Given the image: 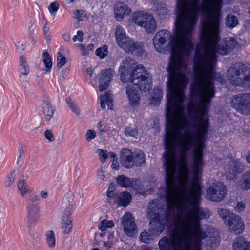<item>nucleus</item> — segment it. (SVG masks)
I'll return each instance as SVG.
<instances>
[{"mask_svg":"<svg viewBox=\"0 0 250 250\" xmlns=\"http://www.w3.org/2000/svg\"><path fill=\"white\" fill-rule=\"evenodd\" d=\"M42 61L45 67V72H50L52 67V58L47 50H44L42 55Z\"/></svg>","mask_w":250,"mask_h":250,"instance_id":"nucleus-28","label":"nucleus"},{"mask_svg":"<svg viewBox=\"0 0 250 250\" xmlns=\"http://www.w3.org/2000/svg\"><path fill=\"white\" fill-rule=\"evenodd\" d=\"M101 73L102 76L100 80L99 90L102 92L109 86V83L113 77V70L109 68L102 70Z\"/></svg>","mask_w":250,"mask_h":250,"instance_id":"nucleus-17","label":"nucleus"},{"mask_svg":"<svg viewBox=\"0 0 250 250\" xmlns=\"http://www.w3.org/2000/svg\"><path fill=\"white\" fill-rule=\"evenodd\" d=\"M114 189H115L114 186L112 184H111L108 188L107 192H114Z\"/></svg>","mask_w":250,"mask_h":250,"instance_id":"nucleus-63","label":"nucleus"},{"mask_svg":"<svg viewBox=\"0 0 250 250\" xmlns=\"http://www.w3.org/2000/svg\"><path fill=\"white\" fill-rule=\"evenodd\" d=\"M151 16V14L147 12L143 11L136 12L134 13L133 21L135 24L142 27Z\"/></svg>","mask_w":250,"mask_h":250,"instance_id":"nucleus-18","label":"nucleus"},{"mask_svg":"<svg viewBox=\"0 0 250 250\" xmlns=\"http://www.w3.org/2000/svg\"><path fill=\"white\" fill-rule=\"evenodd\" d=\"M18 189L22 197L31 193L29 186L23 180H21L19 181L17 185Z\"/></svg>","mask_w":250,"mask_h":250,"instance_id":"nucleus-27","label":"nucleus"},{"mask_svg":"<svg viewBox=\"0 0 250 250\" xmlns=\"http://www.w3.org/2000/svg\"><path fill=\"white\" fill-rule=\"evenodd\" d=\"M117 180L118 184L124 188H129L131 185V180L124 175L118 176Z\"/></svg>","mask_w":250,"mask_h":250,"instance_id":"nucleus-34","label":"nucleus"},{"mask_svg":"<svg viewBox=\"0 0 250 250\" xmlns=\"http://www.w3.org/2000/svg\"><path fill=\"white\" fill-rule=\"evenodd\" d=\"M114 226L113 221H108L105 219L102 221L99 224V229L102 231H105L107 228H110Z\"/></svg>","mask_w":250,"mask_h":250,"instance_id":"nucleus-38","label":"nucleus"},{"mask_svg":"<svg viewBox=\"0 0 250 250\" xmlns=\"http://www.w3.org/2000/svg\"><path fill=\"white\" fill-rule=\"evenodd\" d=\"M87 51L89 53L90 51H92L94 49V45L92 44H89L86 46Z\"/></svg>","mask_w":250,"mask_h":250,"instance_id":"nucleus-61","label":"nucleus"},{"mask_svg":"<svg viewBox=\"0 0 250 250\" xmlns=\"http://www.w3.org/2000/svg\"><path fill=\"white\" fill-rule=\"evenodd\" d=\"M57 68L60 69L65 65L66 62V57L61 52L57 53Z\"/></svg>","mask_w":250,"mask_h":250,"instance_id":"nucleus-40","label":"nucleus"},{"mask_svg":"<svg viewBox=\"0 0 250 250\" xmlns=\"http://www.w3.org/2000/svg\"><path fill=\"white\" fill-rule=\"evenodd\" d=\"M228 230L235 235L242 234L245 229V225L241 218L235 213H232L229 219L225 223Z\"/></svg>","mask_w":250,"mask_h":250,"instance_id":"nucleus-10","label":"nucleus"},{"mask_svg":"<svg viewBox=\"0 0 250 250\" xmlns=\"http://www.w3.org/2000/svg\"><path fill=\"white\" fill-rule=\"evenodd\" d=\"M226 193L225 185L221 182H215L207 189L206 197L211 201L219 202L224 198Z\"/></svg>","mask_w":250,"mask_h":250,"instance_id":"nucleus-9","label":"nucleus"},{"mask_svg":"<svg viewBox=\"0 0 250 250\" xmlns=\"http://www.w3.org/2000/svg\"><path fill=\"white\" fill-rule=\"evenodd\" d=\"M39 200V197L37 195H34L31 198V201L33 202H36Z\"/></svg>","mask_w":250,"mask_h":250,"instance_id":"nucleus-64","label":"nucleus"},{"mask_svg":"<svg viewBox=\"0 0 250 250\" xmlns=\"http://www.w3.org/2000/svg\"><path fill=\"white\" fill-rule=\"evenodd\" d=\"M42 109L46 121L49 122L55 111L54 106L49 102L45 100L43 102Z\"/></svg>","mask_w":250,"mask_h":250,"instance_id":"nucleus-21","label":"nucleus"},{"mask_svg":"<svg viewBox=\"0 0 250 250\" xmlns=\"http://www.w3.org/2000/svg\"><path fill=\"white\" fill-rule=\"evenodd\" d=\"M47 243L49 247L53 248L55 246L56 237L54 232L52 230L48 231L45 234Z\"/></svg>","mask_w":250,"mask_h":250,"instance_id":"nucleus-35","label":"nucleus"},{"mask_svg":"<svg viewBox=\"0 0 250 250\" xmlns=\"http://www.w3.org/2000/svg\"><path fill=\"white\" fill-rule=\"evenodd\" d=\"M125 134V136L135 137L137 135V131L134 129L126 128Z\"/></svg>","mask_w":250,"mask_h":250,"instance_id":"nucleus-50","label":"nucleus"},{"mask_svg":"<svg viewBox=\"0 0 250 250\" xmlns=\"http://www.w3.org/2000/svg\"><path fill=\"white\" fill-rule=\"evenodd\" d=\"M132 199L131 194L128 192H123L116 195L117 204L119 206L126 207L129 204Z\"/></svg>","mask_w":250,"mask_h":250,"instance_id":"nucleus-20","label":"nucleus"},{"mask_svg":"<svg viewBox=\"0 0 250 250\" xmlns=\"http://www.w3.org/2000/svg\"><path fill=\"white\" fill-rule=\"evenodd\" d=\"M45 138L50 141H53L54 140V137L50 130H47L45 132Z\"/></svg>","mask_w":250,"mask_h":250,"instance_id":"nucleus-54","label":"nucleus"},{"mask_svg":"<svg viewBox=\"0 0 250 250\" xmlns=\"http://www.w3.org/2000/svg\"><path fill=\"white\" fill-rule=\"evenodd\" d=\"M66 102L72 111L75 113L77 116H80L81 114L80 110L72 101V99L70 97H67L66 99Z\"/></svg>","mask_w":250,"mask_h":250,"instance_id":"nucleus-36","label":"nucleus"},{"mask_svg":"<svg viewBox=\"0 0 250 250\" xmlns=\"http://www.w3.org/2000/svg\"><path fill=\"white\" fill-rule=\"evenodd\" d=\"M59 9V4L57 2H53L51 3L48 6V10L52 16H55L56 12Z\"/></svg>","mask_w":250,"mask_h":250,"instance_id":"nucleus-43","label":"nucleus"},{"mask_svg":"<svg viewBox=\"0 0 250 250\" xmlns=\"http://www.w3.org/2000/svg\"><path fill=\"white\" fill-rule=\"evenodd\" d=\"M227 76L234 86L250 87V68L241 62L233 64L227 71Z\"/></svg>","mask_w":250,"mask_h":250,"instance_id":"nucleus-7","label":"nucleus"},{"mask_svg":"<svg viewBox=\"0 0 250 250\" xmlns=\"http://www.w3.org/2000/svg\"><path fill=\"white\" fill-rule=\"evenodd\" d=\"M166 149V200L174 229L158 246L160 250H188V149Z\"/></svg>","mask_w":250,"mask_h":250,"instance_id":"nucleus-3","label":"nucleus"},{"mask_svg":"<svg viewBox=\"0 0 250 250\" xmlns=\"http://www.w3.org/2000/svg\"><path fill=\"white\" fill-rule=\"evenodd\" d=\"M224 167L225 172L227 178L232 179L237 174L241 173L244 170L243 164L238 160H233L229 158Z\"/></svg>","mask_w":250,"mask_h":250,"instance_id":"nucleus-12","label":"nucleus"},{"mask_svg":"<svg viewBox=\"0 0 250 250\" xmlns=\"http://www.w3.org/2000/svg\"><path fill=\"white\" fill-rule=\"evenodd\" d=\"M136 65V61L130 58L123 60L119 70L120 80L123 83L129 81L141 90L148 91L151 88L150 76L143 65Z\"/></svg>","mask_w":250,"mask_h":250,"instance_id":"nucleus-4","label":"nucleus"},{"mask_svg":"<svg viewBox=\"0 0 250 250\" xmlns=\"http://www.w3.org/2000/svg\"><path fill=\"white\" fill-rule=\"evenodd\" d=\"M100 101L101 107L102 108H105L106 104L109 109H111L113 106L112 96L111 93L108 92L105 93L104 95L100 96Z\"/></svg>","mask_w":250,"mask_h":250,"instance_id":"nucleus-24","label":"nucleus"},{"mask_svg":"<svg viewBox=\"0 0 250 250\" xmlns=\"http://www.w3.org/2000/svg\"><path fill=\"white\" fill-rule=\"evenodd\" d=\"M231 105L239 113L250 115V92L233 96L231 98Z\"/></svg>","mask_w":250,"mask_h":250,"instance_id":"nucleus-8","label":"nucleus"},{"mask_svg":"<svg viewBox=\"0 0 250 250\" xmlns=\"http://www.w3.org/2000/svg\"><path fill=\"white\" fill-rule=\"evenodd\" d=\"M14 174L12 173L10 176L8 177V186H10L12 185L15 180V176L13 175Z\"/></svg>","mask_w":250,"mask_h":250,"instance_id":"nucleus-59","label":"nucleus"},{"mask_svg":"<svg viewBox=\"0 0 250 250\" xmlns=\"http://www.w3.org/2000/svg\"><path fill=\"white\" fill-rule=\"evenodd\" d=\"M120 161L121 165L125 168H131L133 167V155L131 150L124 148L121 151Z\"/></svg>","mask_w":250,"mask_h":250,"instance_id":"nucleus-15","label":"nucleus"},{"mask_svg":"<svg viewBox=\"0 0 250 250\" xmlns=\"http://www.w3.org/2000/svg\"><path fill=\"white\" fill-rule=\"evenodd\" d=\"M245 207V204L242 202H238L236 206L235 207V210L239 213L242 211Z\"/></svg>","mask_w":250,"mask_h":250,"instance_id":"nucleus-51","label":"nucleus"},{"mask_svg":"<svg viewBox=\"0 0 250 250\" xmlns=\"http://www.w3.org/2000/svg\"><path fill=\"white\" fill-rule=\"evenodd\" d=\"M96 133L94 130H88L85 134V137L88 141L94 139L96 137Z\"/></svg>","mask_w":250,"mask_h":250,"instance_id":"nucleus-46","label":"nucleus"},{"mask_svg":"<svg viewBox=\"0 0 250 250\" xmlns=\"http://www.w3.org/2000/svg\"><path fill=\"white\" fill-rule=\"evenodd\" d=\"M78 47L81 50L82 55L86 56L89 54V52L87 51L86 47L84 44H78Z\"/></svg>","mask_w":250,"mask_h":250,"instance_id":"nucleus-53","label":"nucleus"},{"mask_svg":"<svg viewBox=\"0 0 250 250\" xmlns=\"http://www.w3.org/2000/svg\"><path fill=\"white\" fill-rule=\"evenodd\" d=\"M225 21L226 26L230 29L233 28L239 23L237 17L231 14H229L227 16Z\"/></svg>","mask_w":250,"mask_h":250,"instance_id":"nucleus-29","label":"nucleus"},{"mask_svg":"<svg viewBox=\"0 0 250 250\" xmlns=\"http://www.w3.org/2000/svg\"><path fill=\"white\" fill-rule=\"evenodd\" d=\"M218 213L220 217L224 220L225 223L229 219V216L232 213L229 210L222 208H218Z\"/></svg>","mask_w":250,"mask_h":250,"instance_id":"nucleus-39","label":"nucleus"},{"mask_svg":"<svg viewBox=\"0 0 250 250\" xmlns=\"http://www.w3.org/2000/svg\"><path fill=\"white\" fill-rule=\"evenodd\" d=\"M199 0H188V49L192 45L189 37L197 23L199 13L205 14V17H208L220 12L222 7L223 0H203L201 5Z\"/></svg>","mask_w":250,"mask_h":250,"instance_id":"nucleus-6","label":"nucleus"},{"mask_svg":"<svg viewBox=\"0 0 250 250\" xmlns=\"http://www.w3.org/2000/svg\"><path fill=\"white\" fill-rule=\"evenodd\" d=\"M161 101V99H158V98H156V97L152 96L150 100V103L149 104L151 105L156 106L159 105L160 102Z\"/></svg>","mask_w":250,"mask_h":250,"instance_id":"nucleus-52","label":"nucleus"},{"mask_svg":"<svg viewBox=\"0 0 250 250\" xmlns=\"http://www.w3.org/2000/svg\"><path fill=\"white\" fill-rule=\"evenodd\" d=\"M143 186L138 179H132L131 185L129 188H132L134 190H138L142 189Z\"/></svg>","mask_w":250,"mask_h":250,"instance_id":"nucleus-42","label":"nucleus"},{"mask_svg":"<svg viewBox=\"0 0 250 250\" xmlns=\"http://www.w3.org/2000/svg\"><path fill=\"white\" fill-rule=\"evenodd\" d=\"M116 41L118 44L121 42H123L128 37L126 36L125 33L121 26H118L115 32Z\"/></svg>","mask_w":250,"mask_h":250,"instance_id":"nucleus-33","label":"nucleus"},{"mask_svg":"<svg viewBox=\"0 0 250 250\" xmlns=\"http://www.w3.org/2000/svg\"><path fill=\"white\" fill-rule=\"evenodd\" d=\"M27 217L30 223H34L39 218L40 208L37 205H32L27 208Z\"/></svg>","mask_w":250,"mask_h":250,"instance_id":"nucleus-22","label":"nucleus"},{"mask_svg":"<svg viewBox=\"0 0 250 250\" xmlns=\"http://www.w3.org/2000/svg\"><path fill=\"white\" fill-rule=\"evenodd\" d=\"M131 53L137 56H146V55L143 44L140 42H136L133 50L131 51Z\"/></svg>","mask_w":250,"mask_h":250,"instance_id":"nucleus-31","label":"nucleus"},{"mask_svg":"<svg viewBox=\"0 0 250 250\" xmlns=\"http://www.w3.org/2000/svg\"><path fill=\"white\" fill-rule=\"evenodd\" d=\"M62 37L65 42H69L70 41V35L69 33L63 34Z\"/></svg>","mask_w":250,"mask_h":250,"instance_id":"nucleus-58","label":"nucleus"},{"mask_svg":"<svg viewBox=\"0 0 250 250\" xmlns=\"http://www.w3.org/2000/svg\"><path fill=\"white\" fill-rule=\"evenodd\" d=\"M243 180L241 183V186L244 189H249L250 188V172H246L242 176Z\"/></svg>","mask_w":250,"mask_h":250,"instance_id":"nucleus-37","label":"nucleus"},{"mask_svg":"<svg viewBox=\"0 0 250 250\" xmlns=\"http://www.w3.org/2000/svg\"><path fill=\"white\" fill-rule=\"evenodd\" d=\"M73 13L75 15V18L79 21L83 20V15L84 13V11L83 10H75L74 11Z\"/></svg>","mask_w":250,"mask_h":250,"instance_id":"nucleus-49","label":"nucleus"},{"mask_svg":"<svg viewBox=\"0 0 250 250\" xmlns=\"http://www.w3.org/2000/svg\"><path fill=\"white\" fill-rule=\"evenodd\" d=\"M232 247L233 250H250V242L239 236L234 240Z\"/></svg>","mask_w":250,"mask_h":250,"instance_id":"nucleus-19","label":"nucleus"},{"mask_svg":"<svg viewBox=\"0 0 250 250\" xmlns=\"http://www.w3.org/2000/svg\"><path fill=\"white\" fill-rule=\"evenodd\" d=\"M117 194V193H115L114 192H107V196L108 201L115 203L116 201V195Z\"/></svg>","mask_w":250,"mask_h":250,"instance_id":"nucleus-48","label":"nucleus"},{"mask_svg":"<svg viewBox=\"0 0 250 250\" xmlns=\"http://www.w3.org/2000/svg\"><path fill=\"white\" fill-rule=\"evenodd\" d=\"M107 46L106 45H104L102 48H98L96 50V55L101 58H104L107 55Z\"/></svg>","mask_w":250,"mask_h":250,"instance_id":"nucleus-41","label":"nucleus"},{"mask_svg":"<svg viewBox=\"0 0 250 250\" xmlns=\"http://www.w3.org/2000/svg\"><path fill=\"white\" fill-rule=\"evenodd\" d=\"M126 93L128 100V105L136 108L140 104V95L138 90L133 85H128L126 88Z\"/></svg>","mask_w":250,"mask_h":250,"instance_id":"nucleus-13","label":"nucleus"},{"mask_svg":"<svg viewBox=\"0 0 250 250\" xmlns=\"http://www.w3.org/2000/svg\"><path fill=\"white\" fill-rule=\"evenodd\" d=\"M71 207L67 208L62 216V228L64 234H69L72 231V221L71 219Z\"/></svg>","mask_w":250,"mask_h":250,"instance_id":"nucleus-16","label":"nucleus"},{"mask_svg":"<svg viewBox=\"0 0 250 250\" xmlns=\"http://www.w3.org/2000/svg\"><path fill=\"white\" fill-rule=\"evenodd\" d=\"M49 31V28L47 27L46 25L44 27V34L47 42H49L51 40V37L50 35L48 34Z\"/></svg>","mask_w":250,"mask_h":250,"instance_id":"nucleus-56","label":"nucleus"},{"mask_svg":"<svg viewBox=\"0 0 250 250\" xmlns=\"http://www.w3.org/2000/svg\"><path fill=\"white\" fill-rule=\"evenodd\" d=\"M105 171L103 169L102 167H101L97 172L98 177L101 180H104L105 178Z\"/></svg>","mask_w":250,"mask_h":250,"instance_id":"nucleus-55","label":"nucleus"},{"mask_svg":"<svg viewBox=\"0 0 250 250\" xmlns=\"http://www.w3.org/2000/svg\"><path fill=\"white\" fill-rule=\"evenodd\" d=\"M142 27H144L145 30L149 33L154 32L157 27V23L152 15L146 21Z\"/></svg>","mask_w":250,"mask_h":250,"instance_id":"nucleus-25","label":"nucleus"},{"mask_svg":"<svg viewBox=\"0 0 250 250\" xmlns=\"http://www.w3.org/2000/svg\"><path fill=\"white\" fill-rule=\"evenodd\" d=\"M111 167L113 169H114L115 170H118L119 169V164L118 162V160L115 159V160L112 161V164L111 165Z\"/></svg>","mask_w":250,"mask_h":250,"instance_id":"nucleus-57","label":"nucleus"},{"mask_svg":"<svg viewBox=\"0 0 250 250\" xmlns=\"http://www.w3.org/2000/svg\"><path fill=\"white\" fill-rule=\"evenodd\" d=\"M177 17L172 35L166 29L157 32L153 38L155 49L165 51L164 45L171 39V50L167 68V103L166 136H188V109L184 105L188 83V0H177Z\"/></svg>","mask_w":250,"mask_h":250,"instance_id":"nucleus-2","label":"nucleus"},{"mask_svg":"<svg viewBox=\"0 0 250 250\" xmlns=\"http://www.w3.org/2000/svg\"><path fill=\"white\" fill-rule=\"evenodd\" d=\"M98 128L101 131H104V127H103V125L101 122L98 123Z\"/></svg>","mask_w":250,"mask_h":250,"instance_id":"nucleus-62","label":"nucleus"},{"mask_svg":"<svg viewBox=\"0 0 250 250\" xmlns=\"http://www.w3.org/2000/svg\"><path fill=\"white\" fill-rule=\"evenodd\" d=\"M155 11L161 18L166 17L168 11L166 4L163 3H158L155 7Z\"/></svg>","mask_w":250,"mask_h":250,"instance_id":"nucleus-30","label":"nucleus"},{"mask_svg":"<svg viewBox=\"0 0 250 250\" xmlns=\"http://www.w3.org/2000/svg\"><path fill=\"white\" fill-rule=\"evenodd\" d=\"M152 96L156 97L158 99H161L163 97V91L159 87H155L152 93Z\"/></svg>","mask_w":250,"mask_h":250,"instance_id":"nucleus-44","label":"nucleus"},{"mask_svg":"<svg viewBox=\"0 0 250 250\" xmlns=\"http://www.w3.org/2000/svg\"><path fill=\"white\" fill-rule=\"evenodd\" d=\"M133 166L140 167L142 166L146 162L145 155L144 152L139 150L133 153Z\"/></svg>","mask_w":250,"mask_h":250,"instance_id":"nucleus-23","label":"nucleus"},{"mask_svg":"<svg viewBox=\"0 0 250 250\" xmlns=\"http://www.w3.org/2000/svg\"><path fill=\"white\" fill-rule=\"evenodd\" d=\"M220 12L213 14L201 22V43L195 51L194 69L195 78L188 98V141H205L209 126L207 113L215 95L212 81L216 64V53L225 55L237 44L234 38H228L219 44Z\"/></svg>","mask_w":250,"mask_h":250,"instance_id":"nucleus-1","label":"nucleus"},{"mask_svg":"<svg viewBox=\"0 0 250 250\" xmlns=\"http://www.w3.org/2000/svg\"><path fill=\"white\" fill-rule=\"evenodd\" d=\"M20 71L23 75H27L30 71V68L25 58L23 56L20 57Z\"/></svg>","mask_w":250,"mask_h":250,"instance_id":"nucleus-32","label":"nucleus"},{"mask_svg":"<svg viewBox=\"0 0 250 250\" xmlns=\"http://www.w3.org/2000/svg\"><path fill=\"white\" fill-rule=\"evenodd\" d=\"M114 12L116 19L121 21L124 18L130 14L131 10L126 4L122 2H118L114 6Z\"/></svg>","mask_w":250,"mask_h":250,"instance_id":"nucleus-14","label":"nucleus"},{"mask_svg":"<svg viewBox=\"0 0 250 250\" xmlns=\"http://www.w3.org/2000/svg\"><path fill=\"white\" fill-rule=\"evenodd\" d=\"M125 234L129 237H133L138 233V229L135 222V218L129 212H126L121 221Z\"/></svg>","mask_w":250,"mask_h":250,"instance_id":"nucleus-11","label":"nucleus"},{"mask_svg":"<svg viewBox=\"0 0 250 250\" xmlns=\"http://www.w3.org/2000/svg\"><path fill=\"white\" fill-rule=\"evenodd\" d=\"M136 42L132 40L129 37L126 38L123 42L118 44L119 46L127 52H131L133 50L134 46Z\"/></svg>","mask_w":250,"mask_h":250,"instance_id":"nucleus-26","label":"nucleus"},{"mask_svg":"<svg viewBox=\"0 0 250 250\" xmlns=\"http://www.w3.org/2000/svg\"><path fill=\"white\" fill-rule=\"evenodd\" d=\"M83 32L82 31H78L77 33V35H75L73 38V41L76 42L77 40L82 42L83 40Z\"/></svg>","mask_w":250,"mask_h":250,"instance_id":"nucleus-47","label":"nucleus"},{"mask_svg":"<svg viewBox=\"0 0 250 250\" xmlns=\"http://www.w3.org/2000/svg\"><path fill=\"white\" fill-rule=\"evenodd\" d=\"M97 152L101 158V161L103 163L105 162L108 157L107 151L103 149H98Z\"/></svg>","mask_w":250,"mask_h":250,"instance_id":"nucleus-45","label":"nucleus"},{"mask_svg":"<svg viewBox=\"0 0 250 250\" xmlns=\"http://www.w3.org/2000/svg\"><path fill=\"white\" fill-rule=\"evenodd\" d=\"M147 216L152 217L149 225L155 234L151 231H143L139 238L142 242L145 243L153 240L156 236L159 235L163 231L168 220V208L167 211L165 210L164 205L159 200H154L148 206Z\"/></svg>","mask_w":250,"mask_h":250,"instance_id":"nucleus-5","label":"nucleus"},{"mask_svg":"<svg viewBox=\"0 0 250 250\" xmlns=\"http://www.w3.org/2000/svg\"><path fill=\"white\" fill-rule=\"evenodd\" d=\"M40 196L42 199H46L48 197V193L47 191L42 190L40 193Z\"/></svg>","mask_w":250,"mask_h":250,"instance_id":"nucleus-60","label":"nucleus"}]
</instances>
